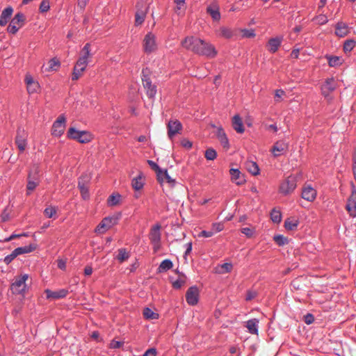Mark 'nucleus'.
<instances>
[{"label":"nucleus","mask_w":356,"mask_h":356,"mask_svg":"<svg viewBox=\"0 0 356 356\" xmlns=\"http://www.w3.org/2000/svg\"><path fill=\"white\" fill-rule=\"evenodd\" d=\"M247 170L254 176L258 175L260 173V169L258 164L252 161H248L245 163Z\"/></svg>","instance_id":"obj_33"},{"label":"nucleus","mask_w":356,"mask_h":356,"mask_svg":"<svg viewBox=\"0 0 356 356\" xmlns=\"http://www.w3.org/2000/svg\"><path fill=\"white\" fill-rule=\"evenodd\" d=\"M58 207L56 206H49L46 207V218H56Z\"/></svg>","instance_id":"obj_47"},{"label":"nucleus","mask_w":356,"mask_h":356,"mask_svg":"<svg viewBox=\"0 0 356 356\" xmlns=\"http://www.w3.org/2000/svg\"><path fill=\"white\" fill-rule=\"evenodd\" d=\"M296 180L293 177H289L285 179L280 185L279 192L283 195H287L291 193L296 188Z\"/></svg>","instance_id":"obj_7"},{"label":"nucleus","mask_w":356,"mask_h":356,"mask_svg":"<svg viewBox=\"0 0 356 356\" xmlns=\"http://www.w3.org/2000/svg\"><path fill=\"white\" fill-rule=\"evenodd\" d=\"M287 148V145L282 141H277L271 148V152L275 157L280 156V152H283Z\"/></svg>","instance_id":"obj_28"},{"label":"nucleus","mask_w":356,"mask_h":356,"mask_svg":"<svg viewBox=\"0 0 356 356\" xmlns=\"http://www.w3.org/2000/svg\"><path fill=\"white\" fill-rule=\"evenodd\" d=\"M152 71L149 67L143 68L141 71V80L143 84L147 81H151Z\"/></svg>","instance_id":"obj_44"},{"label":"nucleus","mask_w":356,"mask_h":356,"mask_svg":"<svg viewBox=\"0 0 356 356\" xmlns=\"http://www.w3.org/2000/svg\"><path fill=\"white\" fill-rule=\"evenodd\" d=\"M300 224L298 219L287 218L284 221V228L288 231H293L297 229Z\"/></svg>","instance_id":"obj_32"},{"label":"nucleus","mask_w":356,"mask_h":356,"mask_svg":"<svg viewBox=\"0 0 356 356\" xmlns=\"http://www.w3.org/2000/svg\"><path fill=\"white\" fill-rule=\"evenodd\" d=\"M222 270L219 271V273H229L232 271L233 265L232 263H224L220 265Z\"/></svg>","instance_id":"obj_51"},{"label":"nucleus","mask_w":356,"mask_h":356,"mask_svg":"<svg viewBox=\"0 0 356 356\" xmlns=\"http://www.w3.org/2000/svg\"><path fill=\"white\" fill-rule=\"evenodd\" d=\"M123 345L122 341H116L115 339L111 340L109 347L112 349H118L120 348Z\"/></svg>","instance_id":"obj_58"},{"label":"nucleus","mask_w":356,"mask_h":356,"mask_svg":"<svg viewBox=\"0 0 356 356\" xmlns=\"http://www.w3.org/2000/svg\"><path fill=\"white\" fill-rule=\"evenodd\" d=\"M184 284V281L181 279H177L172 282V287L175 289H181Z\"/></svg>","instance_id":"obj_64"},{"label":"nucleus","mask_w":356,"mask_h":356,"mask_svg":"<svg viewBox=\"0 0 356 356\" xmlns=\"http://www.w3.org/2000/svg\"><path fill=\"white\" fill-rule=\"evenodd\" d=\"M122 217V212H116L113 216H106L103 218L104 222H106V225L108 228L112 227L113 226L117 225Z\"/></svg>","instance_id":"obj_24"},{"label":"nucleus","mask_w":356,"mask_h":356,"mask_svg":"<svg viewBox=\"0 0 356 356\" xmlns=\"http://www.w3.org/2000/svg\"><path fill=\"white\" fill-rule=\"evenodd\" d=\"M121 199V195L118 193H113L107 200V204L109 207L117 205Z\"/></svg>","instance_id":"obj_40"},{"label":"nucleus","mask_w":356,"mask_h":356,"mask_svg":"<svg viewBox=\"0 0 356 356\" xmlns=\"http://www.w3.org/2000/svg\"><path fill=\"white\" fill-rule=\"evenodd\" d=\"M167 129L168 138L172 139L177 134H180L183 129V125L179 120L171 119L167 124Z\"/></svg>","instance_id":"obj_10"},{"label":"nucleus","mask_w":356,"mask_h":356,"mask_svg":"<svg viewBox=\"0 0 356 356\" xmlns=\"http://www.w3.org/2000/svg\"><path fill=\"white\" fill-rule=\"evenodd\" d=\"M29 275L24 273L15 277L14 282L10 285V291L15 295H24L26 289V283Z\"/></svg>","instance_id":"obj_3"},{"label":"nucleus","mask_w":356,"mask_h":356,"mask_svg":"<svg viewBox=\"0 0 356 356\" xmlns=\"http://www.w3.org/2000/svg\"><path fill=\"white\" fill-rule=\"evenodd\" d=\"M317 196V191L310 185H305L302 188L301 197L306 201L312 202Z\"/></svg>","instance_id":"obj_13"},{"label":"nucleus","mask_w":356,"mask_h":356,"mask_svg":"<svg viewBox=\"0 0 356 356\" xmlns=\"http://www.w3.org/2000/svg\"><path fill=\"white\" fill-rule=\"evenodd\" d=\"M356 42L353 39L346 40L343 46V50L345 53L350 52L355 47Z\"/></svg>","instance_id":"obj_46"},{"label":"nucleus","mask_w":356,"mask_h":356,"mask_svg":"<svg viewBox=\"0 0 356 356\" xmlns=\"http://www.w3.org/2000/svg\"><path fill=\"white\" fill-rule=\"evenodd\" d=\"M232 124L233 129L238 134H243L245 131V128L243 125V122L242 118L238 114H236L234 115L232 120Z\"/></svg>","instance_id":"obj_22"},{"label":"nucleus","mask_w":356,"mask_h":356,"mask_svg":"<svg viewBox=\"0 0 356 356\" xmlns=\"http://www.w3.org/2000/svg\"><path fill=\"white\" fill-rule=\"evenodd\" d=\"M66 118L64 114H61L53 123L51 134L56 137L61 136L64 134Z\"/></svg>","instance_id":"obj_9"},{"label":"nucleus","mask_w":356,"mask_h":356,"mask_svg":"<svg viewBox=\"0 0 356 356\" xmlns=\"http://www.w3.org/2000/svg\"><path fill=\"white\" fill-rule=\"evenodd\" d=\"M346 209L350 217H356V187L353 182H351V194L347 200Z\"/></svg>","instance_id":"obj_6"},{"label":"nucleus","mask_w":356,"mask_h":356,"mask_svg":"<svg viewBox=\"0 0 356 356\" xmlns=\"http://www.w3.org/2000/svg\"><path fill=\"white\" fill-rule=\"evenodd\" d=\"M186 250L184 254V258L186 259V257L191 253L193 249V243L192 242H188L186 245Z\"/></svg>","instance_id":"obj_62"},{"label":"nucleus","mask_w":356,"mask_h":356,"mask_svg":"<svg viewBox=\"0 0 356 356\" xmlns=\"http://www.w3.org/2000/svg\"><path fill=\"white\" fill-rule=\"evenodd\" d=\"M13 12L14 8L10 5L3 9L0 15V26H5L8 24L12 17Z\"/></svg>","instance_id":"obj_16"},{"label":"nucleus","mask_w":356,"mask_h":356,"mask_svg":"<svg viewBox=\"0 0 356 356\" xmlns=\"http://www.w3.org/2000/svg\"><path fill=\"white\" fill-rule=\"evenodd\" d=\"M40 89V85L38 81L35 82V84L31 85L30 87L27 88V91L29 93H34L37 92Z\"/></svg>","instance_id":"obj_60"},{"label":"nucleus","mask_w":356,"mask_h":356,"mask_svg":"<svg viewBox=\"0 0 356 356\" xmlns=\"http://www.w3.org/2000/svg\"><path fill=\"white\" fill-rule=\"evenodd\" d=\"M35 248L36 245L33 243H30L25 246L17 247L10 254H8L4 257L3 261L6 264L8 265L19 255L30 253L35 250Z\"/></svg>","instance_id":"obj_4"},{"label":"nucleus","mask_w":356,"mask_h":356,"mask_svg":"<svg viewBox=\"0 0 356 356\" xmlns=\"http://www.w3.org/2000/svg\"><path fill=\"white\" fill-rule=\"evenodd\" d=\"M242 33H243L242 36L243 38H252L256 35L254 30L252 29H244L242 30Z\"/></svg>","instance_id":"obj_52"},{"label":"nucleus","mask_w":356,"mask_h":356,"mask_svg":"<svg viewBox=\"0 0 356 356\" xmlns=\"http://www.w3.org/2000/svg\"><path fill=\"white\" fill-rule=\"evenodd\" d=\"M282 35H277L274 38H270L267 43L268 50L270 53H275L281 46L283 41Z\"/></svg>","instance_id":"obj_15"},{"label":"nucleus","mask_w":356,"mask_h":356,"mask_svg":"<svg viewBox=\"0 0 356 356\" xmlns=\"http://www.w3.org/2000/svg\"><path fill=\"white\" fill-rule=\"evenodd\" d=\"M173 267V262L170 259H163L158 267L159 273H164L170 270Z\"/></svg>","instance_id":"obj_35"},{"label":"nucleus","mask_w":356,"mask_h":356,"mask_svg":"<svg viewBox=\"0 0 356 356\" xmlns=\"http://www.w3.org/2000/svg\"><path fill=\"white\" fill-rule=\"evenodd\" d=\"M15 143L20 152H23L25 150L27 145V140L25 131L21 127H19L17 130Z\"/></svg>","instance_id":"obj_12"},{"label":"nucleus","mask_w":356,"mask_h":356,"mask_svg":"<svg viewBox=\"0 0 356 356\" xmlns=\"http://www.w3.org/2000/svg\"><path fill=\"white\" fill-rule=\"evenodd\" d=\"M26 21V17L24 14L22 12H17L15 13V16L11 19L10 22L18 25L19 27H22Z\"/></svg>","instance_id":"obj_37"},{"label":"nucleus","mask_w":356,"mask_h":356,"mask_svg":"<svg viewBox=\"0 0 356 356\" xmlns=\"http://www.w3.org/2000/svg\"><path fill=\"white\" fill-rule=\"evenodd\" d=\"M38 185V180L35 177L32 178L31 174H29L28 181L26 185V193L27 195H30L31 193L37 187Z\"/></svg>","instance_id":"obj_36"},{"label":"nucleus","mask_w":356,"mask_h":356,"mask_svg":"<svg viewBox=\"0 0 356 356\" xmlns=\"http://www.w3.org/2000/svg\"><path fill=\"white\" fill-rule=\"evenodd\" d=\"M142 179L143 174L140 172L131 180V186L135 191H138L143 188L144 182Z\"/></svg>","instance_id":"obj_34"},{"label":"nucleus","mask_w":356,"mask_h":356,"mask_svg":"<svg viewBox=\"0 0 356 356\" xmlns=\"http://www.w3.org/2000/svg\"><path fill=\"white\" fill-rule=\"evenodd\" d=\"M109 229L108 227L106 225V222H104L103 219L99 222V224L95 228V232L103 234L106 232V230Z\"/></svg>","instance_id":"obj_50"},{"label":"nucleus","mask_w":356,"mask_h":356,"mask_svg":"<svg viewBox=\"0 0 356 356\" xmlns=\"http://www.w3.org/2000/svg\"><path fill=\"white\" fill-rule=\"evenodd\" d=\"M159 176H156V179L160 184H162L164 181V179L171 186H175L176 181L175 179H172L168 174L167 169L161 170V172L159 175Z\"/></svg>","instance_id":"obj_25"},{"label":"nucleus","mask_w":356,"mask_h":356,"mask_svg":"<svg viewBox=\"0 0 356 356\" xmlns=\"http://www.w3.org/2000/svg\"><path fill=\"white\" fill-rule=\"evenodd\" d=\"M24 81H25V83L26 85V88L28 87H30L31 85L35 84V82L36 81L34 79V78L30 74L26 75Z\"/></svg>","instance_id":"obj_59"},{"label":"nucleus","mask_w":356,"mask_h":356,"mask_svg":"<svg viewBox=\"0 0 356 356\" xmlns=\"http://www.w3.org/2000/svg\"><path fill=\"white\" fill-rule=\"evenodd\" d=\"M140 3H137L136 6L137 10L135 13V25L136 26L141 25L144 22L148 11V8L142 9L140 8Z\"/></svg>","instance_id":"obj_19"},{"label":"nucleus","mask_w":356,"mask_h":356,"mask_svg":"<svg viewBox=\"0 0 356 356\" xmlns=\"http://www.w3.org/2000/svg\"><path fill=\"white\" fill-rule=\"evenodd\" d=\"M67 137L70 139L76 140L81 144L88 143L92 139V134L90 131L78 130L74 127H70L68 129Z\"/></svg>","instance_id":"obj_2"},{"label":"nucleus","mask_w":356,"mask_h":356,"mask_svg":"<svg viewBox=\"0 0 356 356\" xmlns=\"http://www.w3.org/2000/svg\"><path fill=\"white\" fill-rule=\"evenodd\" d=\"M304 322L307 325H311L314 322V316L311 313H307L306 315L304 316Z\"/></svg>","instance_id":"obj_55"},{"label":"nucleus","mask_w":356,"mask_h":356,"mask_svg":"<svg viewBox=\"0 0 356 356\" xmlns=\"http://www.w3.org/2000/svg\"><path fill=\"white\" fill-rule=\"evenodd\" d=\"M258 295V293L256 291H253L251 289H248L246 291V296L245 300L246 301H251L254 298H255Z\"/></svg>","instance_id":"obj_54"},{"label":"nucleus","mask_w":356,"mask_h":356,"mask_svg":"<svg viewBox=\"0 0 356 356\" xmlns=\"http://www.w3.org/2000/svg\"><path fill=\"white\" fill-rule=\"evenodd\" d=\"M90 43H86L83 46L81 50V56L79 58L74 65V67L80 69L81 72L85 71L88 63V58L90 54Z\"/></svg>","instance_id":"obj_8"},{"label":"nucleus","mask_w":356,"mask_h":356,"mask_svg":"<svg viewBox=\"0 0 356 356\" xmlns=\"http://www.w3.org/2000/svg\"><path fill=\"white\" fill-rule=\"evenodd\" d=\"M348 33V26L346 23L343 22H339L337 23L335 26V34L340 37L343 38L347 35Z\"/></svg>","instance_id":"obj_27"},{"label":"nucleus","mask_w":356,"mask_h":356,"mask_svg":"<svg viewBox=\"0 0 356 356\" xmlns=\"http://www.w3.org/2000/svg\"><path fill=\"white\" fill-rule=\"evenodd\" d=\"M200 291L196 285L190 286L186 293V302L191 306H195L198 303Z\"/></svg>","instance_id":"obj_11"},{"label":"nucleus","mask_w":356,"mask_h":356,"mask_svg":"<svg viewBox=\"0 0 356 356\" xmlns=\"http://www.w3.org/2000/svg\"><path fill=\"white\" fill-rule=\"evenodd\" d=\"M181 46L194 54L207 58H214L218 51L211 43L200 38L187 36L181 41Z\"/></svg>","instance_id":"obj_1"},{"label":"nucleus","mask_w":356,"mask_h":356,"mask_svg":"<svg viewBox=\"0 0 356 356\" xmlns=\"http://www.w3.org/2000/svg\"><path fill=\"white\" fill-rule=\"evenodd\" d=\"M143 86L146 90L147 96L149 99H154L157 92V87L152 83V80L144 83Z\"/></svg>","instance_id":"obj_26"},{"label":"nucleus","mask_w":356,"mask_h":356,"mask_svg":"<svg viewBox=\"0 0 356 356\" xmlns=\"http://www.w3.org/2000/svg\"><path fill=\"white\" fill-rule=\"evenodd\" d=\"M82 72H81L80 69L76 68L74 67L72 74V81L78 80Z\"/></svg>","instance_id":"obj_56"},{"label":"nucleus","mask_w":356,"mask_h":356,"mask_svg":"<svg viewBox=\"0 0 356 356\" xmlns=\"http://www.w3.org/2000/svg\"><path fill=\"white\" fill-rule=\"evenodd\" d=\"M68 293V290L65 289H59L58 291H54L46 289V298L58 300L66 297Z\"/></svg>","instance_id":"obj_20"},{"label":"nucleus","mask_w":356,"mask_h":356,"mask_svg":"<svg viewBox=\"0 0 356 356\" xmlns=\"http://www.w3.org/2000/svg\"><path fill=\"white\" fill-rule=\"evenodd\" d=\"M275 243L280 247L284 246L289 243V239L282 234H275L273 238Z\"/></svg>","instance_id":"obj_39"},{"label":"nucleus","mask_w":356,"mask_h":356,"mask_svg":"<svg viewBox=\"0 0 356 356\" xmlns=\"http://www.w3.org/2000/svg\"><path fill=\"white\" fill-rule=\"evenodd\" d=\"M161 225L159 223H156L153 225L149 231V239L151 243H156L161 241Z\"/></svg>","instance_id":"obj_14"},{"label":"nucleus","mask_w":356,"mask_h":356,"mask_svg":"<svg viewBox=\"0 0 356 356\" xmlns=\"http://www.w3.org/2000/svg\"><path fill=\"white\" fill-rule=\"evenodd\" d=\"M143 316L147 320H156L158 319L159 315L158 313L154 312L149 307H145L143 312Z\"/></svg>","instance_id":"obj_38"},{"label":"nucleus","mask_w":356,"mask_h":356,"mask_svg":"<svg viewBox=\"0 0 356 356\" xmlns=\"http://www.w3.org/2000/svg\"><path fill=\"white\" fill-rule=\"evenodd\" d=\"M325 58L327 60L329 66L332 67L340 66L343 63V59L341 56L326 54Z\"/></svg>","instance_id":"obj_31"},{"label":"nucleus","mask_w":356,"mask_h":356,"mask_svg":"<svg viewBox=\"0 0 356 356\" xmlns=\"http://www.w3.org/2000/svg\"><path fill=\"white\" fill-rule=\"evenodd\" d=\"M212 229L215 230V233L220 232L223 230L224 225L221 222H214L212 224Z\"/></svg>","instance_id":"obj_63"},{"label":"nucleus","mask_w":356,"mask_h":356,"mask_svg":"<svg viewBox=\"0 0 356 356\" xmlns=\"http://www.w3.org/2000/svg\"><path fill=\"white\" fill-rule=\"evenodd\" d=\"M49 67L46 68V70L48 71H57L60 67V62L57 58H53L50 59L48 62Z\"/></svg>","instance_id":"obj_41"},{"label":"nucleus","mask_w":356,"mask_h":356,"mask_svg":"<svg viewBox=\"0 0 356 356\" xmlns=\"http://www.w3.org/2000/svg\"><path fill=\"white\" fill-rule=\"evenodd\" d=\"M214 234H215V232L213 230H211V231L202 230V232H200L199 233L198 236L209 238V237H211L212 236H213Z\"/></svg>","instance_id":"obj_61"},{"label":"nucleus","mask_w":356,"mask_h":356,"mask_svg":"<svg viewBox=\"0 0 356 356\" xmlns=\"http://www.w3.org/2000/svg\"><path fill=\"white\" fill-rule=\"evenodd\" d=\"M157 350L156 348L152 347L147 349L143 353V356H156Z\"/></svg>","instance_id":"obj_57"},{"label":"nucleus","mask_w":356,"mask_h":356,"mask_svg":"<svg viewBox=\"0 0 356 356\" xmlns=\"http://www.w3.org/2000/svg\"><path fill=\"white\" fill-rule=\"evenodd\" d=\"M270 220L273 222L279 224L282 221V213L275 208L273 209L270 211Z\"/></svg>","instance_id":"obj_43"},{"label":"nucleus","mask_w":356,"mask_h":356,"mask_svg":"<svg viewBox=\"0 0 356 356\" xmlns=\"http://www.w3.org/2000/svg\"><path fill=\"white\" fill-rule=\"evenodd\" d=\"M246 327L252 334H257L259 332V321L257 318H252L247 321Z\"/></svg>","instance_id":"obj_29"},{"label":"nucleus","mask_w":356,"mask_h":356,"mask_svg":"<svg viewBox=\"0 0 356 356\" xmlns=\"http://www.w3.org/2000/svg\"><path fill=\"white\" fill-rule=\"evenodd\" d=\"M231 180L238 186H241L245 183V180L241 177V172L238 168H231L229 170Z\"/></svg>","instance_id":"obj_23"},{"label":"nucleus","mask_w":356,"mask_h":356,"mask_svg":"<svg viewBox=\"0 0 356 356\" xmlns=\"http://www.w3.org/2000/svg\"><path fill=\"white\" fill-rule=\"evenodd\" d=\"M130 257L129 252H127L126 248H120L118 250V254L116 256V259L120 263H123L124 261L127 260Z\"/></svg>","instance_id":"obj_42"},{"label":"nucleus","mask_w":356,"mask_h":356,"mask_svg":"<svg viewBox=\"0 0 356 356\" xmlns=\"http://www.w3.org/2000/svg\"><path fill=\"white\" fill-rule=\"evenodd\" d=\"M206 12L211 16L213 21L218 22L220 19L221 15L220 13V8L216 3L213 2L209 4L207 7Z\"/></svg>","instance_id":"obj_18"},{"label":"nucleus","mask_w":356,"mask_h":356,"mask_svg":"<svg viewBox=\"0 0 356 356\" xmlns=\"http://www.w3.org/2000/svg\"><path fill=\"white\" fill-rule=\"evenodd\" d=\"M216 136L220 141L221 145L225 149H228L230 147L229 139L222 127H218Z\"/></svg>","instance_id":"obj_21"},{"label":"nucleus","mask_w":356,"mask_h":356,"mask_svg":"<svg viewBox=\"0 0 356 356\" xmlns=\"http://www.w3.org/2000/svg\"><path fill=\"white\" fill-rule=\"evenodd\" d=\"M147 162L150 168L156 172V176H159V175L161 172L162 168L154 161L147 160Z\"/></svg>","instance_id":"obj_49"},{"label":"nucleus","mask_w":356,"mask_h":356,"mask_svg":"<svg viewBox=\"0 0 356 356\" xmlns=\"http://www.w3.org/2000/svg\"><path fill=\"white\" fill-rule=\"evenodd\" d=\"M323 95L326 96L327 95L325 93L324 89H327L328 92H333L337 88V85L335 83L334 79L333 77L327 78L323 86Z\"/></svg>","instance_id":"obj_30"},{"label":"nucleus","mask_w":356,"mask_h":356,"mask_svg":"<svg viewBox=\"0 0 356 356\" xmlns=\"http://www.w3.org/2000/svg\"><path fill=\"white\" fill-rule=\"evenodd\" d=\"M19 28L20 27L17 26L16 24H13L12 22H10L6 30L9 34L15 35L18 32Z\"/></svg>","instance_id":"obj_53"},{"label":"nucleus","mask_w":356,"mask_h":356,"mask_svg":"<svg viewBox=\"0 0 356 356\" xmlns=\"http://www.w3.org/2000/svg\"><path fill=\"white\" fill-rule=\"evenodd\" d=\"M217 156V152L212 147L207 148L204 152L205 159L208 161H213Z\"/></svg>","instance_id":"obj_45"},{"label":"nucleus","mask_w":356,"mask_h":356,"mask_svg":"<svg viewBox=\"0 0 356 356\" xmlns=\"http://www.w3.org/2000/svg\"><path fill=\"white\" fill-rule=\"evenodd\" d=\"M143 51L147 54L156 51L158 49L156 37L152 32H147L143 41Z\"/></svg>","instance_id":"obj_5"},{"label":"nucleus","mask_w":356,"mask_h":356,"mask_svg":"<svg viewBox=\"0 0 356 356\" xmlns=\"http://www.w3.org/2000/svg\"><path fill=\"white\" fill-rule=\"evenodd\" d=\"M88 181L87 176L81 175L78 179V188L83 200H87L90 197L89 190L86 186Z\"/></svg>","instance_id":"obj_17"},{"label":"nucleus","mask_w":356,"mask_h":356,"mask_svg":"<svg viewBox=\"0 0 356 356\" xmlns=\"http://www.w3.org/2000/svg\"><path fill=\"white\" fill-rule=\"evenodd\" d=\"M220 35L226 39H230L233 36L232 31L227 27L222 26L220 29Z\"/></svg>","instance_id":"obj_48"}]
</instances>
